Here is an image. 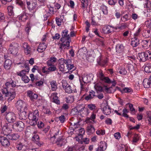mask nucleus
I'll list each match as a JSON object with an SVG mask.
<instances>
[{
    "label": "nucleus",
    "mask_w": 151,
    "mask_h": 151,
    "mask_svg": "<svg viewBox=\"0 0 151 151\" xmlns=\"http://www.w3.org/2000/svg\"><path fill=\"white\" fill-rule=\"evenodd\" d=\"M44 124L42 121H40L38 122L37 126L39 128L42 129L44 127Z\"/></svg>",
    "instance_id": "e2e57ef3"
},
{
    "label": "nucleus",
    "mask_w": 151,
    "mask_h": 151,
    "mask_svg": "<svg viewBox=\"0 0 151 151\" xmlns=\"http://www.w3.org/2000/svg\"><path fill=\"white\" fill-rule=\"evenodd\" d=\"M116 52L118 53L123 52L124 50V47L122 45H118L116 47Z\"/></svg>",
    "instance_id": "58836bf2"
},
{
    "label": "nucleus",
    "mask_w": 151,
    "mask_h": 151,
    "mask_svg": "<svg viewBox=\"0 0 151 151\" xmlns=\"http://www.w3.org/2000/svg\"><path fill=\"white\" fill-rule=\"evenodd\" d=\"M75 129L76 130V131L78 132L77 133L79 135H82L83 134H84L85 133V130L83 128L79 127L76 128L75 127Z\"/></svg>",
    "instance_id": "72a5a7b5"
},
{
    "label": "nucleus",
    "mask_w": 151,
    "mask_h": 151,
    "mask_svg": "<svg viewBox=\"0 0 151 151\" xmlns=\"http://www.w3.org/2000/svg\"><path fill=\"white\" fill-rule=\"evenodd\" d=\"M145 71L147 73H151V63L147 64L145 68Z\"/></svg>",
    "instance_id": "ea45409f"
},
{
    "label": "nucleus",
    "mask_w": 151,
    "mask_h": 151,
    "mask_svg": "<svg viewBox=\"0 0 151 151\" xmlns=\"http://www.w3.org/2000/svg\"><path fill=\"white\" fill-rule=\"evenodd\" d=\"M111 109L108 106H106L103 108V113L106 115H109L111 113Z\"/></svg>",
    "instance_id": "cd10ccee"
},
{
    "label": "nucleus",
    "mask_w": 151,
    "mask_h": 151,
    "mask_svg": "<svg viewBox=\"0 0 151 151\" xmlns=\"http://www.w3.org/2000/svg\"><path fill=\"white\" fill-rule=\"evenodd\" d=\"M118 71L119 73L122 75H125L127 73V71L124 68L120 67L118 69Z\"/></svg>",
    "instance_id": "09e8293b"
},
{
    "label": "nucleus",
    "mask_w": 151,
    "mask_h": 151,
    "mask_svg": "<svg viewBox=\"0 0 151 151\" xmlns=\"http://www.w3.org/2000/svg\"><path fill=\"white\" fill-rule=\"evenodd\" d=\"M138 58L140 61L142 62H145L147 60V57L146 55V51L145 52H142L138 54Z\"/></svg>",
    "instance_id": "ddd939ff"
},
{
    "label": "nucleus",
    "mask_w": 151,
    "mask_h": 151,
    "mask_svg": "<svg viewBox=\"0 0 151 151\" xmlns=\"http://www.w3.org/2000/svg\"><path fill=\"white\" fill-rule=\"evenodd\" d=\"M0 142L1 145L5 147H7L10 145V141L6 137H0Z\"/></svg>",
    "instance_id": "6e6552de"
},
{
    "label": "nucleus",
    "mask_w": 151,
    "mask_h": 151,
    "mask_svg": "<svg viewBox=\"0 0 151 151\" xmlns=\"http://www.w3.org/2000/svg\"><path fill=\"white\" fill-rule=\"evenodd\" d=\"M141 43L143 47L145 48V49H147L148 47V45L149 46H150V43L149 42V40H143Z\"/></svg>",
    "instance_id": "2f4dec72"
},
{
    "label": "nucleus",
    "mask_w": 151,
    "mask_h": 151,
    "mask_svg": "<svg viewBox=\"0 0 151 151\" xmlns=\"http://www.w3.org/2000/svg\"><path fill=\"white\" fill-rule=\"evenodd\" d=\"M27 8L29 10H32L35 9L36 6V4L35 3L31 4L29 1L27 2Z\"/></svg>",
    "instance_id": "bb28decb"
},
{
    "label": "nucleus",
    "mask_w": 151,
    "mask_h": 151,
    "mask_svg": "<svg viewBox=\"0 0 151 151\" xmlns=\"http://www.w3.org/2000/svg\"><path fill=\"white\" fill-rule=\"evenodd\" d=\"M96 115L93 113H92L91 114L90 118H87V122L88 123L90 122V120H91L94 122V119L96 118Z\"/></svg>",
    "instance_id": "3c124183"
},
{
    "label": "nucleus",
    "mask_w": 151,
    "mask_h": 151,
    "mask_svg": "<svg viewBox=\"0 0 151 151\" xmlns=\"http://www.w3.org/2000/svg\"><path fill=\"white\" fill-rule=\"evenodd\" d=\"M20 21L25 22L27 18V16L24 13H23L17 17Z\"/></svg>",
    "instance_id": "c756f323"
},
{
    "label": "nucleus",
    "mask_w": 151,
    "mask_h": 151,
    "mask_svg": "<svg viewBox=\"0 0 151 151\" xmlns=\"http://www.w3.org/2000/svg\"><path fill=\"white\" fill-rule=\"evenodd\" d=\"M57 58H56L52 57L47 61V65H51L53 64V63L55 62Z\"/></svg>",
    "instance_id": "473e14b6"
},
{
    "label": "nucleus",
    "mask_w": 151,
    "mask_h": 151,
    "mask_svg": "<svg viewBox=\"0 0 151 151\" xmlns=\"http://www.w3.org/2000/svg\"><path fill=\"white\" fill-rule=\"evenodd\" d=\"M65 101L68 103H71L74 101V97L73 96H69L65 98Z\"/></svg>",
    "instance_id": "37998d69"
},
{
    "label": "nucleus",
    "mask_w": 151,
    "mask_h": 151,
    "mask_svg": "<svg viewBox=\"0 0 151 151\" xmlns=\"http://www.w3.org/2000/svg\"><path fill=\"white\" fill-rule=\"evenodd\" d=\"M23 47L24 49V52L26 55L30 53L31 48L27 43H24L23 44Z\"/></svg>",
    "instance_id": "f3484780"
},
{
    "label": "nucleus",
    "mask_w": 151,
    "mask_h": 151,
    "mask_svg": "<svg viewBox=\"0 0 151 151\" xmlns=\"http://www.w3.org/2000/svg\"><path fill=\"white\" fill-rule=\"evenodd\" d=\"M22 80L24 82V83H28L29 81V79L28 77L26 75L22 77Z\"/></svg>",
    "instance_id": "052dcab7"
},
{
    "label": "nucleus",
    "mask_w": 151,
    "mask_h": 151,
    "mask_svg": "<svg viewBox=\"0 0 151 151\" xmlns=\"http://www.w3.org/2000/svg\"><path fill=\"white\" fill-rule=\"evenodd\" d=\"M139 44V41L137 38L135 37L132 39L131 45L134 47H137Z\"/></svg>",
    "instance_id": "c85d7f7f"
},
{
    "label": "nucleus",
    "mask_w": 151,
    "mask_h": 151,
    "mask_svg": "<svg viewBox=\"0 0 151 151\" xmlns=\"http://www.w3.org/2000/svg\"><path fill=\"white\" fill-rule=\"evenodd\" d=\"M14 125L19 131L22 130L24 127V123L21 121L16 122L14 124Z\"/></svg>",
    "instance_id": "4468645a"
},
{
    "label": "nucleus",
    "mask_w": 151,
    "mask_h": 151,
    "mask_svg": "<svg viewBox=\"0 0 151 151\" xmlns=\"http://www.w3.org/2000/svg\"><path fill=\"white\" fill-rule=\"evenodd\" d=\"M95 96V92L91 91L90 92L89 95L86 96L85 99L87 100H89L93 99Z\"/></svg>",
    "instance_id": "7c9ffc66"
},
{
    "label": "nucleus",
    "mask_w": 151,
    "mask_h": 151,
    "mask_svg": "<svg viewBox=\"0 0 151 151\" xmlns=\"http://www.w3.org/2000/svg\"><path fill=\"white\" fill-rule=\"evenodd\" d=\"M6 119L9 122L12 123L16 120V116L13 113L10 112L7 114L6 115Z\"/></svg>",
    "instance_id": "0eeeda50"
},
{
    "label": "nucleus",
    "mask_w": 151,
    "mask_h": 151,
    "mask_svg": "<svg viewBox=\"0 0 151 151\" xmlns=\"http://www.w3.org/2000/svg\"><path fill=\"white\" fill-rule=\"evenodd\" d=\"M115 27L112 26H108L105 28L106 29H104V32L106 33H110L114 31V30L116 29Z\"/></svg>",
    "instance_id": "393cba45"
},
{
    "label": "nucleus",
    "mask_w": 151,
    "mask_h": 151,
    "mask_svg": "<svg viewBox=\"0 0 151 151\" xmlns=\"http://www.w3.org/2000/svg\"><path fill=\"white\" fill-rule=\"evenodd\" d=\"M66 142V140L61 138H58L57 140V144L60 147L64 145Z\"/></svg>",
    "instance_id": "5701e85b"
},
{
    "label": "nucleus",
    "mask_w": 151,
    "mask_h": 151,
    "mask_svg": "<svg viewBox=\"0 0 151 151\" xmlns=\"http://www.w3.org/2000/svg\"><path fill=\"white\" fill-rule=\"evenodd\" d=\"M97 77L101 81H102L105 77L102 71L100 70L97 74Z\"/></svg>",
    "instance_id": "c03bdc74"
},
{
    "label": "nucleus",
    "mask_w": 151,
    "mask_h": 151,
    "mask_svg": "<svg viewBox=\"0 0 151 151\" xmlns=\"http://www.w3.org/2000/svg\"><path fill=\"white\" fill-rule=\"evenodd\" d=\"M16 86V82L11 79H9L1 89L2 93L5 94L6 96L9 97L8 99L9 102L11 101L15 97L16 93L14 88Z\"/></svg>",
    "instance_id": "f257e3e1"
},
{
    "label": "nucleus",
    "mask_w": 151,
    "mask_h": 151,
    "mask_svg": "<svg viewBox=\"0 0 151 151\" xmlns=\"http://www.w3.org/2000/svg\"><path fill=\"white\" fill-rule=\"evenodd\" d=\"M51 89L52 91H55L57 89V83L54 80L52 81L50 83Z\"/></svg>",
    "instance_id": "e433bc0d"
},
{
    "label": "nucleus",
    "mask_w": 151,
    "mask_h": 151,
    "mask_svg": "<svg viewBox=\"0 0 151 151\" xmlns=\"http://www.w3.org/2000/svg\"><path fill=\"white\" fill-rule=\"evenodd\" d=\"M28 118L32 122H31L32 125L37 124V122L39 117V112L38 110H35L33 113L29 112L28 115Z\"/></svg>",
    "instance_id": "f03ea898"
},
{
    "label": "nucleus",
    "mask_w": 151,
    "mask_h": 151,
    "mask_svg": "<svg viewBox=\"0 0 151 151\" xmlns=\"http://www.w3.org/2000/svg\"><path fill=\"white\" fill-rule=\"evenodd\" d=\"M119 151H127V149L124 145H119Z\"/></svg>",
    "instance_id": "774afa93"
},
{
    "label": "nucleus",
    "mask_w": 151,
    "mask_h": 151,
    "mask_svg": "<svg viewBox=\"0 0 151 151\" xmlns=\"http://www.w3.org/2000/svg\"><path fill=\"white\" fill-rule=\"evenodd\" d=\"M16 148L17 150L22 151H26L28 149V147L27 146L21 143H18L16 145Z\"/></svg>",
    "instance_id": "dca6fc26"
},
{
    "label": "nucleus",
    "mask_w": 151,
    "mask_h": 151,
    "mask_svg": "<svg viewBox=\"0 0 151 151\" xmlns=\"http://www.w3.org/2000/svg\"><path fill=\"white\" fill-rule=\"evenodd\" d=\"M68 31L67 29L63 30L62 33V37L60 39V41H63V40H70V36L68 34Z\"/></svg>",
    "instance_id": "9d476101"
},
{
    "label": "nucleus",
    "mask_w": 151,
    "mask_h": 151,
    "mask_svg": "<svg viewBox=\"0 0 151 151\" xmlns=\"http://www.w3.org/2000/svg\"><path fill=\"white\" fill-rule=\"evenodd\" d=\"M64 89L65 92L68 93H70L72 92V89L69 85L68 86Z\"/></svg>",
    "instance_id": "6e6d98bb"
},
{
    "label": "nucleus",
    "mask_w": 151,
    "mask_h": 151,
    "mask_svg": "<svg viewBox=\"0 0 151 151\" xmlns=\"http://www.w3.org/2000/svg\"><path fill=\"white\" fill-rule=\"evenodd\" d=\"M93 77V76L91 74L88 75L83 74L81 78L80 77L79 78L81 86V88L83 89V84L81 82V79L82 80L84 83H87L92 80Z\"/></svg>",
    "instance_id": "7ed1b4c3"
},
{
    "label": "nucleus",
    "mask_w": 151,
    "mask_h": 151,
    "mask_svg": "<svg viewBox=\"0 0 151 151\" xmlns=\"http://www.w3.org/2000/svg\"><path fill=\"white\" fill-rule=\"evenodd\" d=\"M65 64L68 69L70 70L72 69L74 67L73 64H72V61L70 59H67L65 60Z\"/></svg>",
    "instance_id": "aec40b11"
},
{
    "label": "nucleus",
    "mask_w": 151,
    "mask_h": 151,
    "mask_svg": "<svg viewBox=\"0 0 151 151\" xmlns=\"http://www.w3.org/2000/svg\"><path fill=\"white\" fill-rule=\"evenodd\" d=\"M128 68L130 72L135 71V69L134 66L132 64H129L128 65Z\"/></svg>",
    "instance_id": "338daca9"
},
{
    "label": "nucleus",
    "mask_w": 151,
    "mask_h": 151,
    "mask_svg": "<svg viewBox=\"0 0 151 151\" xmlns=\"http://www.w3.org/2000/svg\"><path fill=\"white\" fill-rule=\"evenodd\" d=\"M143 85L145 88L151 87V81L148 79H145L143 80Z\"/></svg>",
    "instance_id": "b1692460"
},
{
    "label": "nucleus",
    "mask_w": 151,
    "mask_h": 151,
    "mask_svg": "<svg viewBox=\"0 0 151 151\" xmlns=\"http://www.w3.org/2000/svg\"><path fill=\"white\" fill-rule=\"evenodd\" d=\"M27 93L28 96L30 97L31 99H37L38 96L37 95L31 91L29 90L27 91Z\"/></svg>",
    "instance_id": "412c9836"
},
{
    "label": "nucleus",
    "mask_w": 151,
    "mask_h": 151,
    "mask_svg": "<svg viewBox=\"0 0 151 151\" xmlns=\"http://www.w3.org/2000/svg\"><path fill=\"white\" fill-rule=\"evenodd\" d=\"M18 44L15 42H12L10 45L9 48V52L14 55H15L17 54L19 47Z\"/></svg>",
    "instance_id": "39448f33"
},
{
    "label": "nucleus",
    "mask_w": 151,
    "mask_h": 151,
    "mask_svg": "<svg viewBox=\"0 0 151 151\" xmlns=\"http://www.w3.org/2000/svg\"><path fill=\"white\" fill-rule=\"evenodd\" d=\"M123 93H128L132 92L133 90L130 88L125 87L123 88Z\"/></svg>",
    "instance_id": "13d9d810"
},
{
    "label": "nucleus",
    "mask_w": 151,
    "mask_h": 151,
    "mask_svg": "<svg viewBox=\"0 0 151 151\" xmlns=\"http://www.w3.org/2000/svg\"><path fill=\"white\" fill-rule=\"evenodd\" d=\"M120 26H117L115 27V29H122L126 28L127 26V25L126 23H124V24H121Z\"/></svg>",
    "instance_id": "603ef678"
},
{
    "label": "nucleus",
    "mask_w": 151,
    "mask_h": 151,
    "mask_svg": "<svg viewBox=\"0 0 151 151\" xmlns=\"http://www.w3.org/2000/svg\"><path fill=\"white\" fill-rule=\"evenodd\" d=\"M87 109L84 107L82 106L81 108H80L79 106H77L76 108H74V109H72L71 111V112H73V111H76V114H77L79 113H82L86 114L87 111Z\"/></svg>",
    "instance_id": "1a4fd4ad"
},
{
    "label": "nucleus",
    "mask_w": 151,
    "mask_h": 151,
    "mask_svg": "<svg viewBox=\"0 0 151 151\" xmlns=\"http://www.w3.org/2000/svg\"><path fill=\"white\" fill-rule=\"evenodd\" d=\"M46 45L45 43H41L40 44L39 46H38L37 49V50L39 52H42L45 50L46 48Z\"/></svg>",
    "instance_id": "4be33fe9"
},
{
    "label": "nucleus",
    "mask_w": 151,
    "mask_h": 151,
    "mask_svg": "<svg viewBox=\"0 0 151 151\" xmlns=\"http://www.w3.org/2000/svg\"><path fill=\"white\" fill-rule=\"evenodd\" d=\"M58 93H57L54 92L52 93L51 95L50 98L52 99L53 102L56 104H59L60 101L58 99V97L57 96Z\"/></svg>",
    "instance_id": "2eb2a0df"
},
{
    "label": "nucleus",
    "mask_w": 151,
    "mask_h": 151,
    "mask_svg": "<svg viewBox=\"0 0 151 151\" xmlns=\"http://www.w3.org/2000/svg\"><path fill=\"white\" fill-rule=\"evenodd\" d=\"M107 2L111 6H114L117 3V0H109Z\"/></svg>",
    "instance_id": "bf43d9fd"
},
{
    "label": "nucleus",
    "mask_w": 151,
    "mask_h": 151,
    "mask_svg": "<svg viewBox=\"0 0 151 151\" xmlns=\"http://www.w3.org/2000/svg\"><path fill=\"white\" fill-rule=\"evenodd\" d=\"M12 61L10 59L6 60L4 63V66L6 70L9 69L12 65Z\"/></svg>",
    "instance_id": "a878e982"
},
{
    "label": "nucleus",
    "mask_w": 151,
    "mask_h": 151,
    "mask_svg": "<svg viewBox=\"0 0 151 151\" xmlns=\"http://www.w3.org/2000/svg\"><path fill=\"white\" fill-rule=\"evenodd\" d=\"M29 68L27 67V70H23L20 72H18L17 73V74L18 76H20L22 77L24 76H25L26 73L29 72Z\"/></svg>",
    "instance_id": "c9c22d12"
},
{
    "label": "nucleus",
    "mask_w": 151,
    "mask_h": 151,
    "mask_svg": "<svg viewBox=\"0 0 151 151\" xmlns=\"http://www.w3.org/2000/svg\"><path fill=\"white\" fill-rule=\"evenodd\" d=\"M33 139L37 142V144L39 146H40L41 144L39 142L40 138L37 134H35L32 137Z\"/></svg>",
    "instance_id": "de8ad7c7"
},
{
    "label": "nucleus",
    "mask_w": 151,
    "mask_h": 151,
    "mask_svg": "<svg viewBox=\"0 0 151 151\" xmlns=\"http://www.w3.org/2000/svg\"><path fill=\"white\" fill-rule=\"evenodd\" d=\"M50 13V14H53L54 12L56 11L55 9L51 6V5H49V7H48Z\"/></svg>",
    "instance_id": "0e129e2a"
},
{
    "label": "nucleus",
    "mask_w": 151,
    "mask_h": 151,
    "mask_svg": "<svg viewBox=\"0 0 151 151\" xmlns=\"http://www.w3.org/2000/svg\"><path fill=\"white\" fill-rule=\"evenodd\" d=\"M13 8L14 7L12 6H9L8 7V12L9 16H12L14 15Z\"/></svg>",
    "instance_id": "49530a36"
},
{
    "label": "nucleus",
    "mask_w": 151,
    "mask_h": 151,
    "mask_svg": "<svg viewBox=\"0 0 151 151\" xmlns=\"http://www.w3.org/2000/svg\"><path fill=\"white\" fill-rule=\"evenodd\" d=\"M100 9L104 14H107L108 10L106 6L104 5H102L100 6Z\"/></svg>",
    "instance_id": "a18cd8bd"
},
{
    "label": "nucleus",
    "mask_w": 151,
    "mask_h": 151,
    "mask_svg": "<svg viewBox=\"0 0 151 151\" xmlns=\"http://www.w3.org/2000/svg\"><path fill=\"white\" fill-rule=\"evenodd\" d=\"M87 131L88 134H91L94 132L95 130L94 127L92 125H91L87 127Z\"/></svg>",
    "instance_id": "f704fd0d"
},
{
    "label": "nucleus",
    "mask_w": 151,
    "mask_h": 151,
    "mask_svg": "<svg viewBox=\"0 0 151 151\" xmlns=\"http://www.w3.org/2000/svg\"><path fill=\"white\" fill-rule=\"evenodd\" d=\"M139 135L137 134H134L133 138V139L132 141V143L134 144L135 143L137 142L139 140Z\"/></svg>",
    "instance_id": "864d4df0"
},
{
    "label": "nucleus",
    "mask_w": 151,
    "mask_h": 151,
    "mask_svg": "<svg viewBox=\"0 0 151 151\" xmlns=\"http://www.w3.org/2000/svg\"><path fill=\"white\" fill-rule=\"evenodd\" d=\"M48 67V69L49 73L50 72L56 71L57 68L54 64H52L50 65H47Z\"/></svg>",
    "instance_id": "a19ab883"
},
{
    "label": "nucleus",
    "mask_w": 151,
    "mask_h": 151,
    "mask_svg": "<svg viewBox=\"0 0 151 151\" xmlns=\"http://www.w3.org/2000/svg\"><path fill=\"white\" fill-rule=\"evenodd\" d=\"M81 2V7L82 9L85 10L86 9L90 4V0H80Z\"/></svg>",
    "instance_id": "f8f14e48"
},
{
    "label": "nucleus",
    "mask_w": 151,
    "mask_h": 151,
    "mask_svg": "<svg viewBox=\"0 0 151 151\" xmlns=\"http://www.w3.org/2000/svg\"><path fill=\"white\" fill-rule=\"evenodd\" d=\"M94 87L97 92H98L99 91H101L102 90V88L99 83H97L95 84Z\"/></svg>",
    "instance_id": "8fccbe9b"
},
{
    "label": "nucleus",
    "mask_w": 151,
    "mask_h": 151,
    "mask_svg": "<svg viewBox=\"0 0 151 151\" xmlns=\"http://www.w3.org/2000/svg\"><path fill=\"white\" fill-rule=\"evenodd\" d=\"M106 144L105 142H100L99 146L98 148V151H103L106 150Z\"/></svg>",
    "instance_id": "6ab92c4d"
},
{
    "label": "nucleus",
    "mask_w": 151,
    "mask_h": 151,
    "mask_svg": "<svg viewBox=\"0 0 151 151\" xmlns=\"http://www.w3.org/2000/svg\"><path fill=\"white\" fill-rule=\"evenodd\" d=\"M62 43H59V45L60 48L61 50H67L70 48V40H63V41H61Z\"/></svg>",
    "instance_id": "423d86ee"
},
{
    "label": "nucleus",
    "mask_w": 151,
    "mask_h": 151,
    "mask_svg": "<svg viewBox=\"0 0 151 151\" xmlns=\"http://www.w3.org/2000/svg\"><path fill=\"white\" fill-rule=\"evenodd\" d=\"M65 60L63 58L59 59L58 60V67L60 71H63L64 69L65 66L64 64H65Z\"/></svg>",
    "instance_id": "9b49d317"
},
{
    "label": "nucleus",
    "mask_w": 151,
    "mask_h": 151,
    "mask_svg": "<svg viewBox=\"0 0 151 151\" xmlns=\"http://www.w3.org/2000/svg\"><path fill=\"white\" fill-rule=\"evenodd\" d=\"M27 111L25 110L19 111V118L20 119L25 120L27 118Z\"/></svg>",
    "instance_id": "a211bd4d"
},
{
    "label": "nucleus",
    "mask_w": 151,
    "mask_h": 151,
    "mask_svg": "<svg viewBox=\"0 0 151 151\" xmlns=\"http://www.w3.org/2000/svg\"><path fill=\"white\" fill-rule=\"evenodd\" d=\"M42 72L45 74H49L48 68L45 66H44L42 68Z\"/></svg>",
    "instance_id": "69168bd1"
},
{
    "label": "nucleus",
    "mask_w": 151,
    "mask_h": 151,
    "mask_svg": "<svg viewBox=\"0 0 151 151\" xmlns=\"http://www.w3.org/2000/svg\"><path fill=\"white\" fill-rule=\"evenodd\" d=\"M16 106L19 111H22L23 110L27 111L28 110L27 104L21 100L17 101L16 104Z\"/></svg>",
    "instance_id": "20e7f679"
},
{
    "label": "nucleus",
    "mask_w": 151,
    "mask_h": 151,
    "mask_svg": "<svg viewBox=\"0 0 151 151\" xmlns=\"http://www.w3.org/2000/svg\"><path fill=\"white\" fill-rule=\"evenodd\" d=\"M129 19V15L126 14L121 17V20L123 22H126Z\"/></svg>",
    "instance_id": "5fc2aeb1"
},
{
    "label": "nucleus",
    "mask_w": 151,
    "mask_h": 151,
    "mask_svg": "<svg viewBox=\"0 0 151 151\" xmlns=\"http://www.w3.org/2000/svg\"><path fill=\"white\" fill-rule=\"evenodd\" d=\"M97 61L99 62V63H103V65H104L107 63V59L106 58L105 60H103L101 56H100L97 59Z\"/></svg>",
    "instance_id": "79ce46f5"
},
{
    "label": "nucleus",
    "mask_w": 151,
    "mask_h": 151,
    "mask_svg": "<svg viewBox=\"0 0 151 151\" xmlns=\"http://www.w3.org/2000/svg\"><path fill=\"white\" fill-rule=\"evenodd\" d=\"M96 133L98 135H103L105 134V131L104 130H98L96 131Z\"/></svg>",
    "instance_id": "680f3d73"
},
{
    "label": "nucleus",
    "mask_w": 151,
    "mask_h": 151,
    "mask_svg": "<svg viewBox=\"0 0 151 151\" xmlns=\"http://www.w3.org/2000/svg\"><path fill=\"white\" fill-rule=\"evenodd\" d=\"M123 113L122 115L124 117L128 118H129V116L127 114V113L129 112L127 109L125 108L122 110Z\"/></svg>",
    "instance_id": "4d7b16f0"
},
{
    "label": "nucleus",
    "mask_w": 151,
    "mask_h": 151,
    "mask_svg": "<svg viewBox=\"0 0 151 151\" xmlns=\"http://www.w3.org/2000/svg\"><path fill=\"white\" fill-rule=\"evenodd\" d=\"M8 137L12 140H16L19 137V135L17 134H12L11 135H7Z\"/></svg>",
    "instance_id": "4c0bfd02"
}]
</instances>
